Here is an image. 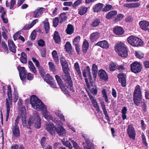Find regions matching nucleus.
Wrapping results in <instances>:
<instances>
[{
  "label": "nucleus",
  "mask_w": 149,
  "mask_h": 149,
  "mask_svg": "<svg viewBox=\"0 0 149 149\" xmlns=\"http://www.w3.org/2000/svg\"><path fill=\"white\" fill-rule=\"evenodd\" d=\"M30 103L32 107L38 111L42 110L45 108L43 103L35 95L31 96Z\"/></svg>",
  "instance_id": "obj_1"
},
{
  "label": "nucleus",
  "mask_w": 149,
  "mask_h": 149,
  "mask_svg": "<svg viewBox=\"0 0 149 149\" xmlns=\"http://www.w3.org/2000/svg\"><path fill=\"white\" fill-rule=\"evenodd\" d=\"M127 41L129 44L134 47H141L144 44L143 42L141 39L133 35L128 37Z\"/></svg>",
  "instance_id": "obj_2"
},
{
  "label": "nucleus",
  "mask_w": 149,
  "mask_h": 149,
  "mask_svg": "<svg viewBox=\"0 0 149 149\" xmlns=\"http://www.w3.org/2000/svg\"><path fill=\"white\" fill-rule=\"evenodd\" d=\"M133 97L134 102L136 105L138 106L142 103L141 93L140 87L139 85H136L135 87Z\"/></svg>",
  "instance_id": "obj_3"
},
{
  "label": "nucleus",
  "mask_w": 149,
  "mask_h": 149,
  "mask_svg": "<svg viewBox=\"0 0 149 149\" xmlns=\"http://www.w3.org/2000/svg\"><path fill=\"white\" fill-rule=\"evenodd\" d=\"M7 96L8 98L6 99V121L8 120L10 111V108L12 107V91L10 85L8 86Z\"/></svg>",
  "instance_id": "obj_4"
},
{
  "label": "nucleus",
  "mask_w": 149,
  "mask_h": 149,
  "mask_svg": "<svg viewBox=\"0 0 149 149\" xmlns=\"http://www.w3.org/2000/svg\"><path fill=\"white\" fill-rule=\"evenodd\" d=\"M41 119L38 113L36 114L34 117L32 116L30 117L28 124L29 126L34 124V126L36 128H39L41 126Z\"/></svg>",
  "instance_id": "obj_5"
},
{
  "label": "nucleus",
  "mask_w": 149,
  "mask_h": 149,
  "mask_svg": "<svg viewBox=\"0 0 149 149\" xmlns=\"http://www.w3.org/2000/svg\"><path fill=\"white\" fill-rule=\"evenodd\" d=\"M130 66L131 71L136 74L140 72L143 67L142 64L137 61L133 62Z\"/></svg>",
  "instance_id": "obj_6"
},
{
  "label": "nucleus",
  "mask_w": 149,
  "mask_h": 149,
  "mask_svg": "<svg viewBox=\"0 0 149 149\" xmlns=\"http://www.w3.org/2000/svg\"><path fill=\"white\" fill-rule=\"evenodd\" d=\"M127 133L129 137L134 140L135 139L136 132L134 128L131 125H128L127 129Z\"/></svg>",
  "instance_id": "obj_7"
},
{
  "label": "nucleus",
  "mask_w": 149,
  "mask_h": 149,
  "mask_svg": "<svg viewBox=\"0 0 149 149\" xmlns=\"http://www.w3.org/2000/svg\"><path fill=\"white\" fill-rule=\"evenodd\" d=\"M44 80L47 83L49 84L50 86L53 88L56 87L55 84L52 81L53 78L50 75H41Z\"/></svg>",
  "instance_id": "obj_8"
},
{
  "label": "nucleus",
  "mask_w": 149,
  "mask_h": 149,
  "mask_svg": "<svg viewBox=\"0 0 149 149\" xmlns=\"http://www.w3.org/2000/svg\"><path fill=\"white\" fill-rule=\"evenodd\" d=\"M88 95L93 107L96 109L97 112H99L100 110L96 99H95L91 94L88 93Z\"/></svg>",
  "instance_id": "obj_9"
},
{
  "label": "nucleus",
  "mask_w": 149,
  "mask_h": 149,
  "mask_svg": "<svg viewBox=\"0 0 149 149\" xmlns=\"http://www.w3.org/2000/svg\"><path fill=\"white\" fill-rule=\"evenodd\" d=\"M45 9L40 8L33 12V17L35 18H38L41 16V15L44 13Z\"/></svg>",
  "instance_id": "obj_10"
},
{
  "label": "nucleus",
  "mask_w": 149,
  "mask_h": 149,
  "mask_svg": "<svg viewBox=\"0 0 149 149\" xmlns=\"http://www.w3.org/2000/svg\"><path fill=\"white\" fill-rule=\"evenodd\" d=\"M83 137L87 144L86 147L87 149H94V146L91 142L89 139V137L88 135L85 134L83 135Z\"/></svg>",
  "instance_id": "obj_11"
},
{
  "label": "nucleus",
  "mask_w": 149,
  "mask_h": 149,
  "mask_svg": "<svg viewBox=\"0 0 149 149\" xmlns=\"http://www.w3.org/2000/svg\"><path fill=\"white\" fill-rule=\"evenodd\" d=\"M46 129L51 135H53L55 133L56 127L52 123L47 125Z\"/></svg>",
  "instance_id": "obj_12"
},
{
  "label": "nucleus",
  "mask_w": 149,
  "mask_h": 149,
  "mask_svg": "<svg viewBox=\"0 0 149 149\" xmlns=\"http://www.w3.org/2000/svg\"><path fill=\"white\" fill-rule=\"evenodd\" d=\"M139 24L141 28L143 30L146 31L149 26V22L144 20L140 21Z\"/></svg>",
  "instance_id": "obj_13"
},
{
  "label": "nucleus",
  "mask_w": 149,
  "mask_h": 149,
  "mask_svg": "<svg viewBox=\"0 0 149 149\" xmlns=\"http://www.w3.org/2000/svg\"><path fill=\"white\" fill-rule=\"evenodd\" d=\"M87 87L90 90L92 94L94 95H96L97 93V89L96 86L95 85L91 84H87Z\"/></svg>",
  "instance_id": "obj_14"
},
{
  "label": "nucleus",
  "mask_w": 149,
  "mask_h": 149,
  "mask_svg": "<svg viewBox=\"0 0 149 149\" xmlns=\"http://www.w3.org/2000/svg\"><path fill=\"white\" fill-rule=\"evenodd\" d=\"M100 37V33L96 31L92 33L90 36V40L92 42L97 40Z\"/></svg>",
  "instance_id": "obj_15"
},
{
  "label": "nucleus",
  "mask_w": 149,
  "mask_h": 149,
  "mask_svg": "<svg viewBox=\"0 0 149 149\" xmlns=\"http://www.w3.org/2000/svg\"><path fill=\"white\" fill-rule=\"evenodd\" d=\"M128 49L125 43L122 42V57H126L128 56Z\"/></svg>",
  "instance_id": "obj_16"
},
{
  "label": "nucleus",
  "mask_w": 149,
  "mask_h": 149,
  "mask_svg": "<svg viewBox=\"0 0 149 149\" xmlns=\"http://www.w3.org/2000/svg\"><path fill=\"white\" fill-rule=\"evenodd\" d=\"M95 45L99 46L103 49H107L109 47V44L107 41L104 40L98 42Z\"/></svg>",
  "instance_id": "obj_17"
},
{
  "label": "nucleus",
  "mask_w": 149,
  "mask_h": 149,
  "mask_svg": "<svg viewBox=\"0 0 149 149\" xmlns=\"http://www.w3.org/2000/svg\"><path fill=\"white\" fill-rule=\"evenodd\" d=\"M8 46L9 50L12 52L15 53L16 47L13 42L11 40H8Z\"/></svg>",
  "instance_id": "obj_18"
},
{
  "label": "nucleus",
  "mask_w": 149,
  "mask_h": 149,
  "mask_svg": "<svg viewBox=\"0 0 149 149\" xmlns=\"http://www.w3.org/2000/svg\"><path fill=\"white\" fill-rule=\"evenodd\" d=\"M12 130L13 135L16 137H19L20 135V133L18 126H13Z\"/></svg>",
  "instance_id": "obj_19"
},
{
  "label": "nucleus",
  "mask_w": 149,
  "mask_h": 149,
  "mask_svg": "<svg viewBox=\"0 0 149 149\" xmlns=\"http://www.w3.org/2000/svg\"><path fill=\"white\" fill-rule=\"evenodd\" d=\"M62 77L64 80L68 84L69 86H71L73 85L70 75H62Z\"/></svg>",
  "instance_id": "obj_20"
},
{
  "label": "nucleus",
  "mask_w": 149,
  "mask_h": 149,
  "mask_svg": "<svg viewBox=\"0 0 149 149\" xmlns=\"http://www.w3.org/2000/svg\"><path fill=\"white\" fill-rule=\"evenodd\" d=\"M56 131L58 134L60 136H64L66 133V131L62 127H60L56 128Z\"/></svg>",
  "instance_id": "obj_21"
},
{
  "label": "nucleus",
  "mask_w": 149,
  "mask_h": 149,
  "mask_svg": "<svg viewBox=\"0 0 149 149\" xmlns=\"http://www.w3.org/2000/svg\"><path fill=\"white\" fill-rule=\"evenodd\" d=\"M116 52L118 55L121 56V42H119L116 44L115 47Z\"/></svg>",
  "instance_id": "obj_22"
},
{
  "label": "nucleus",
  "mask_w": 149,
  "mask_h": 149,
  "mask_svg": "<svg viewBox=\"0 0 149 149\" xmlns=\"http://www.w3.org/2000/svg\"><path fill=\"white\" fill-rule=\"evenodd\" d=\"M117 13L116 11H111L107 14L106 16V17L108 19H111L115 16L117 15Z\"/></svg>",
  "instance_id": "obj_23"
},
{
  "label": "nucleus",
  "mask_w": 149,
  "mask_h": 149,
  "mask_svg": "<svg viewBox=\"0 0 149 149\" xmlns=\"http://www.w3.org/2000/svg\"><path fill=\"white\" fill-rule=\"evenodd\" d=\"M103 6L104 4L100 3H99L95 5L93 7L94 12H98L100 11Z\"/></svg>",
  "instance_id": "obj_24"
},
{
  "label": "nucleus",
  "mask_w": 149,
  "mask_h": 149,
  "mask_svg": "<svg viewBox=\"0 0 149 149\" xmlns=\"http://www.w3.org/2000/svg\"><path fill=\"white\" fill-rule=\"evenodd\" d=\"M21 79L23 82H25L26 80V77L27 79L29 80H31L33 78V75H19Z\"/></svg>",
  "instance_id": "obj_25"
},
{
  "label": "nucleus",
  "mask_w": 149,
  "mask_h": 149,
  "mask_svg": "<svg viewBox=\"0 0 149 149\" xmlns=\"http://www.w3.org/2000/svg\"><path fill=\"white\" fill-rule=\"evenodd\" d=\"M89 43L86 40H84L83 41L82 45V51L84 53H86L89 47Z\"/></svg>",
  "instance_id": "obj_26"
},
{
  "label": "nucleus",
  "mask_w": 149,
  "mask_h": 149,
  "mask_svg": "<svg viewBox=\"0 0 149 149\" xmlns=\"http://www.w3.org/2000/svg\"><path fill=\"white\" fill-rule=\"evenodd\" d=\"M74 30V28L73 26L69 24L68 25L66 31L68 34L70 35L73 33Z\"/></svg>",
  "instance_id": "obj_27"
},
{
  "label": "nucleus",
  "mask_w": 149,
  "mask_h": 149,
  "mask_svg": "<svg viewBox=\"0 0 149 149\" xmlns=\"http://www.w3.org/2000/svg\"><path fill=\"white\" fill-rule=\"evenodd\" d=\"M54 38L56 43H59L61 42V38L59 33L57 31H55L54 33Z\"/></svg>",
  "instance_id": "obj_28"
},
{
  "label": "nucleus",
  "mask_w": 149,
  "mask_h": 149,
  "mask_svg": "<svg viewBox=\"0 0 149 149\" xmlns=\"http://www.w3.org/2000/svg\"><path fill=\"white\" fill-rule=\"evenodd\" d=\"M44 24L45 32L47 33H48L49 29V25L47 18L45 19L44 22Z\"/></svg>",
  "instance_id": "obj_29"
},
{
  "label": "nucleus",
  "mask_w": 149,
  "mask_h": 149,
  "mask_svg": "<svg viewBox=\"0 0 149 149\" xmlns=\"http://www.w3.org/2000/svg\"><path fill=\"white\" fill-rule=\"evenodd\" d=\"M88 8L85 6H82L80 7L78 9V14L80 15H84L87 10Z\"/></svg>",
  "instance_id": "obj_30"
},
{
  "label": "nucleus",
  "mask_w": 149,
  "mask_h": 149,
  "mask_svg": "<svg viewBox=\"0 0 149 149\" xmlns=\"http://www.w3.org/2000/svg\"><path fill=\"white\" fill-rule=\"evenodd\" d=\"M48 65L50 70L52 71L54 74H56V67L54 63L52 62H49Z\"/></svg>",
  "instance_id": "obj_31"
},
{
  "label": "nucleus",
  "mask_w": 149,
  "mask_h": 149,
  "mask_svg": "<svg viewBox=\"0 0 149 149\" xmlns=\"http://www.w3.org/2000/svg\"><path fill=\"white\" fill-rule=\"evenodd\" d=\"M21 62L23 63H26L27 61V56L25 53L22 52L21 54Z\"/></svg>",
  "instance_id": "obj_32"
},
{
  "label": "nucleus",
  "mask_w": 149,
  "mask_h": 149,
  "mask_svg": "<svg viewBox=\"0 0 149 149\" xmlns=\"http://www.w3.org/2000/svg\"><path fill=\"white\" fill-rule=\"evenodd\" d=\"M29 67L30 70L35 73L36 72V69L33 63L30 61H28Z\"/></svg>",
  "instance_id": "obj_33"
},
{
  "label": "nucleus",
  "mask_w": 149,
  "mask_h": 149,
  "mask_svg": "<svg viewBox=\"0 0 149 149\" xmlns=\"http://www.w3.org/2000/svg\"><path fill=\"white\" fill-rule=\"evenodd\" d=\"M135 55L139 59L143 58L144 56V54L140 51H136L135 52Z\"/></svg>",
  "instance_id": "obj_34"
},
{
  "label": "nucleus",
  "mask_w": 149,
  "mask_h": 149,
  "mask_svg": "<svg viewBox=\"0 0 149 149\" xmlns=\"http://www.w3.org/2000/svg\"><path fill=\"white\" fill-rule=\"evenodd\" d=\"M52 54L55 61L56 63H58L59 62V59L56 51L55 50L53 51Z\"/></svg>",
  "instance_id": "obj_35"
},
{
  "label": "nucleus",
  "mask_w": 149,
  "mask_h": 149,
  "mask_svg": "<svg viewBox=\"0 0 149 149\" xmlns=\"http://www.w3.org/2000/svg\"><path fill=\"white\" fill-rule=\"evenodd\" d=\"M55 114L57 116L60 118L61 120L65 121V119L64 118V116L61 113V111H57L55 112Z\"/></svg>",
  "instance_id": "obj_36"
},
{
  "label": "nucleus",
  "mask_w": 149,
  "mask_h": 149,
  "mask_svg": "<svg viewBox=\"0 0 149 149\" xmlns=\"http://www.w3.org/2000/svg\"><path fill=\"white\" fill-rule=\"evenodd\" d=\"M113 32L116 35H120L121 34V27L120 26H116L113 30Z\"/></svg>",
  "instance_id": "obj_37"
},
{
  "label": "nucleus",
  "mask_w": 149,
  "mask_h": 149,
  "mask_svg": "<svg viewBox=\"0 0 149 149\" xmlns=\"http://www.w3.org/2000/svg\"><path fill=\"white\" fill-rule=\"evenodd\" d=\"M100 22V20L98 19H96L92 22L91 26L93 27H96L99 25Z\"/></svg>",
  "instance_id": "obj_38"
},
{
  "label": "nucleus",
  "mask_w": 149,
  "mask_h": 149,
  "mask_svg": "<svg viewBox=\"0 0 149 149\" xmlns=\"http://www.w3.org/2000/svg\"><path fill=\"white\" fill-rule=\"evenodd\" d=\"M93 74H97V66L95 64L92 65V68Z\"/></svg>",
  "instance_id": "obj_39"
},
{
  "label": "nucleus",
  "mask_w": 149,
  "mask_h": 149,
  "mask_svg": "<svg viewBox=\"0 0 149 149\" xmlns=\"http://www.w3.org/2000/svg\"><path fill=\"white\" fill-rule=\"evenodd\" d=\"M18 70L19 72V74H26L25 68L24 67L19 66Z\"/></svg>",
  "instance_id": "obj_40"
},
{
  "label": "nucleus",
  "mask_w": 149,
  "mask_h": 149,
  "mask_svg": "<svg viewBox=\"0 0 149 149\" xmlns=\"http://www.w3.org/2000/svg\"><path fill=\"white\" fill-rule=\"evenodd\" d=\"M91 73L90 68L88 66L84 68L83 72V74H91Z\"/></svg>",
  "instance_id": "obj_41"
},
{
  "label": "nucleus",
  "mask_w": 149,
  "mask_h": 149,
  "mask_svg": "<svg viewBox=\"0 0 149 149\" xmlns=\"http://www.w3.org/2000/svg\"><path fill=\"white\" fill-rule=\"evenodd\" d=\"M65 48L66 51L68 53L70 52L72 49L71 45L70 42H67L65 45Z\"/></svg>",
  "instance_id": "obj_42"
},
{
  "label": "nucleus",
  "mask_w": 149,
  "mask_h": 149,
  "mask_svg": "<svg viewBox=\"0 0 149 149\" xmlns=\"http://www.w3.org/2000/svg\"><path fill=\"white\" fill-rule=\"evenodd\" d=\"M127 111V109L125 107H124L122 109V118L123 120L126 118V113Z\"/></svg>",
  "instance_id": "obj_43"
},
{
  "label": "nucleus",
  "mask_w": 149,
  "mask_h": 149,
  "mask_svg": "<svg viewBox=\"0 0 149 149\" xmlns=\"http://www.w3.org/2000/svg\"><path fill=\"white\" fill-rule=\"evenodd\" d=\"M74 67L78 74H81L79 65L77 62L74 64Z\"/></svg>",
  "instance_id": "obj_44"
},
{
  "label": "nucleus",
  "mask_w": 149,
  "mask_h": 149,
  "mask_svg": "<svg viewBox=\"0 0 149 149\" xmlns=\"http://www.w3.org/2000/svg\"><path fill=\"white\" fill-rule=\"evenodd\" d=\"M112 8V6L110 4H107L105 6L104 8L103 9L102 11L104 12H106L111 9Z\"/></svg>",
  "instance_id": "obj_45"
},
{
  "label": "nucleus",
  "mask_w": 149,
  "mask_h": 149,
  "mask_svg": "<svg viewBox=\"0 0 149 149\" xmlns=\"http://www.w3.org/2000/svg\"><path fill=\"white\" fill-rule=\"evenodd\" d=\"M46 138L45 137H42L40 140V143L42 147L44 149V147L47 144L46 141Z\"/></svg>",
  "instance_id": "obj_46"
},
{
  "label": "nucleus",
  "mask_w": 149,
  "mask_h": 149,
  "mask_svg": "<svg viewBox=\"0 0 149 149\" xmlns=\"http://www.w3.org/2000/svg\"><path fill=\"white\" fill-rule=\"evenodd\" d=\"M49 112L46 110V109H45V110H44L43 111V115L44 116V117L47 119H50L51 116L49 115Z\"/></svg>",
  "instance_id": "obj_47"
},
{
  "label": "nucleus",
  "mask_w": 149,
  "mask_h": 149,
  "mask_svg": "<svg viewBox=\"0 0 149 149\" xmlns=\"http://www.w3.org/2000/svg\"><path fill=\"white\" fill-rule=\"evenodd\" d=\"M82 0H77L75 1L72 5L74 8H76L82 3Z\"/></svg>",
  "instance_id": "obj_48"
},
{
  "label": "nucleus",
  "mask_w": 149,
  "mask_h": 149,
  "mask_svg": "<svg viewBox=\"0 0 149 149\" xmlns=\"http://www.w3.org/2000/svg\"><path fill=\"white\" fill-rule=\"evenodd\" d=\"M62 142L63 143L64 145H65L66 146L68 147L70 149H72V146L71 144V143L69 141H62Z\"/></svg>",
  "instance_id": "obj_49"
},
{
  "label": "nucleus",
  "mask_w": 149,
  "mask_h": 149,
  "mask_svg": "<svg viewBox=\"0 0 149 149\" xmlns=\"http://www.w3.org/2000/svg\"><path fill=\"white\" fill-rule=\"evenodd\" d=\"M141 138L143 144L146 146H148V143L146 142V136L143 133H142L141 134Z\"/></svg>",
  "instance_id": "obj_50"
},
{
  "label": "nucleus",
  "mask_w": 149,
  "mask_h": 149,
  "mask_svg": "<svg viewBox=\"0 0 149 149\" xmlns=\"http://www.w3.org/2000/svg\"><path fill=\"white\" fill-rule=\"evenodd\" d=\"M116 63H111L109 65V68L111 71H113L116 68Z\"/></svg>",
  "instance_id": "obj_51"
},
{
  "label": "nucleus",
  "mask_w": 149,
  "mask_h": 149,
  "mask_svg": "<svg viewBox=\"0 0 149 149\" xmlns=\"http://www.w3.org/2000/svg\"><path fill=\"white\" fill-rule=\"evenodd\" d=\"M60 62L62 66H65L68 65L64 57H62L60 58Z\"/></svg>",
  "instance_id": "obj_52"
},
{
  "label": "nucleus",
  "mask_w": 149,
  "mask_h": 149,
  "mask_svg": "<svg viewBox=\"0 0 149 149\" xmlns=\"http://www.w3.org/2000/svg\"><path fill=\"white\" fill-rule=\"evenodd\" d=\"M63 72L65 74H69L68 73V65L62 66Z\"/></svg>",
  "instance_id": "obj_53"
},
{
  "label": "nucleus",
  "mask_w": 149,
  "mask_h": 149,
  "mask_svg": "<svg viewBox=\"0 0 149 149\" xmlns=\"http://www.w3.org/2000/svg\"><path fill=\"white\" fill-rule=\"evenodd\" d=\"M59 19L58 17H55L53 21V25L55 27H56L58 25Z\"/></svg>",
  "instance_id": "obj_54"
},
{
  "label": "nucleus",
  "mask_w": 149,
  "mask_h": 149,
  "mask_svg": "<svg viewBox=\"0 0 149 149\" xmlns=\"http://www.w3.org/2000/svg\"><path fill=\"white\" fill-rule=\"evenodd\" d=\"M80 37L79 36H77L75 38L73 41L74 44H79V42L80 41Z\"/></svg>",
  "instance_id": "obj_55"
},
{
  "label": "nucleus",
  "mask_w": 149,
  "mask_h": 149,
  "mask_svg": "<svg viewBox=\"0 0 149 149\" xmlns=\"http://www.w3.org/2000/svg\"><path fill=\"white\" fill-rule=\"evenodd\" d=\"M101 106L102 108V109L103 111V113H105L107 112V109L106 108V106L104 104V101L101 102L100 103Z\"/></svg>",
  "instance_id": "obj_56"
},
{
  "label": "nucleus",
  "mask_w": 149,
  "mask_h": 149,
  "mask_svg": "<svg viewBox=\"0 0 149 149\" xmlns=\"http://www.w3.org/2000/svg\"><path fill=\"white\" fill-rule=\"evenodd\" d=\"M1 45L4 49L5 50V52L8 53V49L6 44L4 42H1Z\"/></svg>",
  "instance_id": "obj_57"
},
{
  "label": "nucleus",
  "mask_w": 149,
  "mask_h": 149,
  "mask_svg": "<svg viewBox=\"0 0 149 149\" xmlns=\"http://www.w3.org/2000/svg\"><path fill=\"white\" fill-rule=\"evenodd\" d=\"M101 80H104L107 81L108 79V75H99Z\"/></svg>",
  "instance_id": "obj_58"
},
{
  "label": "nucleus",
  "mask_w": 149,
  "mask_h": 149,
  "mask_svg": "<svg viewBox=\"0 0 149 149\" xmlns=\"http://www.w3.org/2000/svg\"><path fill=\"white\" fill-rule=\"evenodd\" d=\"M32 27L31 25L30 24H26L22 29V31H23L24 30H28Z\"/></svg>",
  "instance_id": "obj_59"
},
{
  "label": "nucleus",
  "mask_w": 149,
  "mask_h": 149,
  "mask_svg": "<svg viewBox=\"0 0 149 149\" xmlns=\"http://www.w3.org/2000/svg\"><path fill=\"white\" fill-rule=\"evenodd\" d=\"M123 76L124 75H122V86L124 87L126 85V79L125 77H123Z\"/></svg>",
  "instance_id": "obj_60"
},
{
  "label": "nucleus",
  "mask_w": 149,
  "mask_h": 149,
  "mask_svg": "<svg viewBox=\"0 0 149 149\" xmlns=\"http://www.w3.org/2000/svg\"><path fill=\"white\" fill-rule=\"evenodd\" d=\"M38 44L39 46L43 47L45 45L44 41L42 39H41L38 41Z\"/></svg>",
  "instance_id": "obj_61"
},
{
  "label": "nucleus",
  "mask_w": 149,
  "mask_h": 149,
  "mask_svg": "<svg viewBox=\"0 0 149 149\" xmlns=\"http://www.w3.org/2000/svg\"><path fill=\"white\" fill-rule=\"evenodd\" d=\"M32 59L33 62L35 64L36 66L38 67H39L40 66V65L38 61L34 58H32Z\"/></svg>",
  "instance_id": "obj_62"
},
{
  "label": "nucleus",
  "mask_w": 149,
  "mask_h": 149,
  "mask_svg": "<svg viewBox=\"0 0 149 149\" xmlns=\"http://www.w3.org/2000/svg\"><path fill=\"white\" fill-rule=\"evenodd\" d=\"M60 17L61 19L60 22L61 23H62L67 18L63 14H61V15Z\"/></svg>",
  "instance_id": "obj_63"
},
{
  "label": "nucleus",
  "mask_w": 149,
  "mask_h": 149,
  "mask_svg": "<svg viewBox=\"0 0 149 149\" xmlns=\"http://www.w3.org/2000/svg\"><path fill=\"white\" fill-rule=\"evenodd\" d=\"M16 3L15 0H11L10 2V9H12L14 7V5Z\"/></svg>",
  "instance_id": "obj_64"
}]
</instances>
